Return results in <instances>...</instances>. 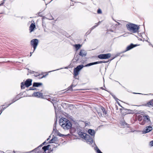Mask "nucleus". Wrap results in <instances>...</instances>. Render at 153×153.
<instances>
[{
	"mask_svg": "<svg viewBox=\"0 0 153 153\" xmlns=\"http://www.w3.org/2000/svg\"><path fill=\"white\" fill-rule=\"evenodd\" d=\"M42 85V83L34 82L33 83V86L38 87Z\"/></svg>",
	"mask_w": 153,
	"mask_h": 153,
	"instance_id": "6ab92c4d",
	"label": "nucleus"
},
{
	"mask_svg": "<svg viewBox=\"0 0 153 153\" xmlns=\"http://www.w3.org/2000/svg\"><path fill=\"white\" fill-rule=\"evenodd\" d=\"M38 40L37 39H34L30 41L31 45L34 48L33 51L36 50L38 44Z\"/></svg>",
	"mask_w": 153,
	"mask_h": 153,
	"instance_id": "423d86ee",
	"label": "nucleus"
},
{
	"mask_svg": "<svg viewBox=\"0 0 153 153\" xmlns=\"http://www.w3.org/2000/svg\"><path fill=\"white\" fill-rule=\"evenodd\" d=\"M88 133L92 136L94 137L95 135V131L94 130L90 129L88 130Z\"/></svg>",
	"mask_w": 153,
	"mask_h": 153,
	"instance_id": "f3484780",
	"label": "nucleus"
},
{
	"mask_svg": "<svg viewBox=\"0 0 153 153\" xmlns=\"http://www.w3.org/2000/svg\"><path fill=\"white\" fill-rule=\"evenodd\" d=\"M57 142V139L56 137H54L49 141V143H56Z\"/></svg>",
	"mask_w": 153,
	"mask_h": 153,
	"instance_id": "dca6fc26",
	"label": "nucleus"
},
{
	"mask_svg": "<svg viewBox=\"0 0 153 153\" xmlns=\"http://www.w3.org/2000/svg\"><path fill=\"white\" fill-rule=\"evenodd\" d=\"M136 46V45H134L132 44H131L127 47L126 51H129Z\"/></svg>",
	"mask_w": 153,
	"mask_h": 153,
	"instance_id": "2eb2a0df",
	"label": "nucleus"
},
{
	"mask_svg": "<svg viewBox=\"0 0 153 153\" xmlns=\"http://www.w3.org/2000/svg\"><path fill=\"white\" fill-rule=\"evenodd\" d=\"M46 143V142L45 141L40 146H38L36 149H39V148H40L43 145H45Z\"/></svg>",
	"mask_w": 153,
	"mask_h": 153,
	"instance_id": "5701e85b",
	"label": "nucleus"
},
{
	"mask_svg": "<svg viewBox=\"0 0 153 153\" xmlns=\"http://www.w3.org/2000/svg\"><path fill=\"white\" fill-rule=\"evenodd\" d=\"M97 148L98 149L97 150V152L98 153H103Z\"/></svg>",
	"mask_w": 153,
	"mask_h": 153,
	"instance_id": "bb28decb",
	"label": "nucleus"
},
{
	"mask_svg": "<svg viewBox=\"0 0 153 153\" xmlns=\"http://www.w3.org/2000/svg\"><path fill=\"white\" fill-rule=\"evenodd\" d=\"M33 96L37 97L42 98L43 96V94L42 93L39 92H34L33 94Z\"/></svg>",
	"mask_w": 153,
	"mask_h": 153,
	"instance_id": "9b49d317",
	"label": "nucleus"
},
{
	"mask_svg": "<svg viewBox=\"0 0 153 153\" xmlns=\"http://www.w3.org/2000/svg\"><path fill=\"white\" fill-rule=\"evenodd\" d=\"M33 52H34V51H33V52H31L30 53V56H31V55H32V53H33Z\"/></svg>",
	"mask_w": 153,
	"mask_h": 153,
	"instance_id": "c9c22d12",
	"label": "nucleus"
},
{
	"mask_svg": "<svg viewBox=\"0 0 153 153\" xmlns=\"http://www.w3.org/2000/svg\"><path fill=\"white\" fill-rule=\"evenodd\" d=\"M53 145H48L47 146H45L42 148V149L44 150V152L46 153V151L47 150H48L50 147L52 146L53 148Z\"/></svg>",
	"mask_w": 153,
	"mask_h": 153,
	"instance_id": "f8f14e48",
	"label": "nucleus"
},
{
	"mask_svg": "<svg viewBox=\"0 0 153 153\" xmlns=\"http://www.w3.org/2000/svg\"><path fill=\"white\" fill-rule=\"evenodd\" d=\"M143 115V120L142 122H140L139 124L140 125H145L146 123H151V120L149 117L147 115L141 114Z\"/></svg>",
	"mask_w": 153,
	"mask_h": 153,
	"instance_id": "20e7f679",
	"label": "nucleus"
},
{
	"mask_svg": "<svg viewBox=\"0 0 153 153\" xmlns=\"http://www.w3.org/2000/svg\"><path fill=\"white\" fill-rule=\"evenodd\" d=\"M56 128H55V127H54L53 128V131H55V129Z\"/></svg>",
	"mask_w": 153,
	"mask_h": 153,
	"instance_id": "e433bc0d",
	"label": "nucleus"
},
{
	"mask_svg": "<svg viewBox=\"0 0 153 153\" xmlns=\"http://www.w3.org/2000/svg\"><path fill=\"white\" fill-rule=\"evenodd\" d=\"M31 89V90H32V89L33 90V89Z\"/></svg>",
	"mask_w": 153,
	"mask_h": 153,
	"instance_id": "ea45409f",
	"label": "nucleus"
},
{
	"mask_svg": "<svg viewBox=\"0 0 153 153\" xmlns=\"http://www.w3.org/2000/svg\"><path fill=\"white\" fill-rule=\"evenodd\" d=\"M78 134L80 137L84 139H87V137H89V135H88L82 132H78Z\"/></svg>",
	"mask_w": 153,
	"mask_h": 153,
	"instance_id": "6e6552de",
	"label": "nucleus"
},
{
	"mask_svg": "<svg viewBox=\"0 0 153 153\" xmlns=\"http://www.w3.org/2000/svg\"><path fill=\"white\" fill-rule=\"evenodd\" d=\"M152 129V128L151 126H148L146 127L145 129H144L143 131L144 133H148Z\"/></svg>",
	"mask_w": 153,
	"mask_h": 153,
	"instance_id": "9d476101",
	"label": "nucleus"
},
{
	"mask_svg": "<svg viewBox=\"0 0 153 153\" xmlns=\"http://www.w3.org/2000/svg\"><path fill=\"white\" fill-rule=\"evenodd\" d=\"M100 23H101V22H99L98 23H96V25H95V26L96 27H97V26L99 25V24Z\"/></svg>",
	"mask_w": 153,
	"mask_h": 153,
	"instance_id": "cd10ccee",
	"label": "nucleus"
},
{
	"mask_svg": "<svg viewBox=\"0 0 153 153\" xmlns=\"http://www.w3.org/2000/svg\"><path fill=\"white\" fill-rule=\"evenodd\" d=\"M32 80L30 79H27L26 80L24 83L23 82L21 83V89H24L25 87H28L31 85Z\"/></svg>",
	"mask_w": 153,
	"mask_h": 153,
	"instance_id": "39448f33",
	"label": "nucleus"
},
{
	"mask_svg": "<svg viewBox=\"0 0 153 153\" xmlns=\"http://www.w3.org/2000/svg\"><path fill=\"white\" fill-rule=\"evenodd\" d=\"M96 27L94 26L93 27H92L91 28V30H93V29H94V28H95Z\"/></svg>",
	"mask_w": 153,
	"mask_h": 153,
	"instance_id": "2f4dec72",
	"label": "nucleus"
},
{
	"mask_svg": "<svg viewBox=\"0 0 153 153\" xmlns=\"http://www.w3.org/2000/svg\"><path fill=\"white\" fill-rule=\"evenodd\" d=\"M137 118L138 120L140 121V122L142 120L143 117L141 115H138L137 117Z\"/></svg>",
	"mask_w": 153,
	"mask_h": 153,
	"instance_id": "4be33fe9",
	"label": "nucleus"
},
{
	"mask_svg": "<svg viewBox=\"0 0 153 153\" xmlns=\"http://www.w3.org/2000/svg\"><path fill=\"white\" fill-rule=\"evenodd\" d=\"M97 12L99 14L101 13L102 12L101 10L100 9H99L97 11Z\"/></svg>",
	"mask_w": 153,
	"mask_h": 153,
	"instance_id": "393cba45",
	"label": "nucleus"
},
{
	"mask_svg": "<svg viewBox=\"0 0 153 153\" xmlns=\"http://www.w3.org/2000/svg\"><path fill=\"white\" fill-rule=\"evenodd\" d=\"M35 28L36 25L35 24L33 23H31L29 27V30L30 31V32L31 33L34 30V29Z\"/></svg>",
	"mask_w": 153,
	"mask_h": 153,
	"instance_id": "4468645a",
	"label": "nucleus"
},
{
	"mask_svg": "<svg viewBox=\"0 0 153 153\" xmlns=\"http://www.w3.org/2000/svg\"><path fill=\"white\" fill-rule=\"evenodd\" d=\"M19 99V95H18L17 96H16L14 98L13 100H12V102L9 104L6 107H4V108H3V107H2L1 109H3V111L5 109H6L7 107H8L9 106H10L11 104H12V103L14 102H15L16 101V100H18Z\"/></svg>",
	"mask_w": 153,
	"mask_h": 153,
	"instance_id": "1a4fd4ad",
	"label": "nucleus"
},
{
	"mask_svg": "<svg viewBox=\"0 0 153 153\" xmlns=\"http://www.w3.org/2000/svg\"><path fill=\"white\" fill-rule=\"evenodd\" d=\"M88 142H89L90 143H92L93 142V139L92 138H91L90 137V136H89V137L87 138V139H85Z\"/></svg>",
	"mask_w": 153,
	"mask_h": 153,
	"instance_id": "412c9836",
	"label": "nucleus"
},
{
	"mask_svg": "<svg viewBox=\"0 0 153 153\" xmlns=\"http://www.w3.org/2000/svg\"><path fill=\"white\" fill-rule=\"evenodd\" d=\"M75 59L76 61H78L79 59V58H76V57H75Z\"/></svg>",
	"mask_w": 153,
	"mask_h": 153,
	"instance_id": "72a5a7b5",
	"label": "nucleus"
},
{
	"mask_svg": "<svg viewBox=\"0 0 153 153\" xmlns=\"http://www.w3.org/2000/svg\"><path fill=\"white\" fill-rule=\"evenodd\" d=\"M113 97H114V98L115 99H115V97H114V96H113Z\"/></svg>",
	"mask_w": 153,
	"mask_h": 153,
	"instance_id": "4c0bfd02",
	"label": "nucleus"
},
{
	"mask_svg": "<svg viewBox=\"0 0 153 153\" xmlns=\"http://www.w3.org/2000/svg\"><path fill=\"white\" fill-rule=\"evenodd\" d=\"M110 53L100 54L98 56V58L100 59H106L109 58L111 57Z\"/></svg>",
	"mask_w": 153,
	"mask_h": 153,
	"instance_id": "0eeeda50",
	"label": "nucleus"
},
{
	"mask_svg": "<svg viewBox=\"0 0 153 153\" xmlns=\"http://www.w3.org/2000/svg\"><path fill=\"white\" fill-rule=\"evenodd\" d=\"M79 55L82 57H85L87 55V52L83 50H81L79 52Z\"/></svg>",
	"mask_w": 153,
	"mask_h": 153,
	"instance_id": "ddd939ff",
	"label": "nucleus"
},
{
	"mask_svg": "<svg viewBox=\"0 0 153 153\" xmlns=\"http://www.w3.org/2000/svg\"><path fill=\"white\" fill-rule=\"evenodd\" d=\"M146 106L148 107H150V106H153V100H151L148 102L146 104Z\"/></svg>",
	"mask_w": 153,
	"mask_h": 153,
	"instance_id": "a211bd4d",
	"label": "nucleus"
},
{
	"mask_svg": "<svg viewBox=\"0 0 153 153\" xmlns=\"http://www.w3.org/2000/svg\"><path fill=\"white\" fill-rule=\"evenodd\" d=\"M14 153H15V152L14 151H13Z\"/></svg>",
	"mask_w": 153,
	"mask_h": 153,
	"instance_id": "58836bf2",
	"label": "nucleus"
},
{
	"mask_svg": "<svg viewBox=\"0 0 153 153\" xmlns=\"http://www.w3.org/2000/svg\"><path fill=\"white\" fill-rule=\"evenodd\" d=\"M5 0H4L3 1H2V2L0 4V6L1 5H2L4 3V1H5Z\"/></svg>",
	"mask_w": 153,
	"mask_h": 153,
	"instance_id": "c756f323",
	"label": "nucleus"
},
{
	"mask_svg": "<svg viewBox=\"0 0 153 153\" xmlns=\"http://www.w3.org/2000/svg\"><path fill=\"white\" fill-rule=\"evenodd\" d=\"M101 109L102 110L103 113L106 114V111H105V108L103 107H102L101 108Z\"/></svg>",
	"mask_w": 153,
	"mask_h": 153,
	"instance_id": "b1692460",
	"label": "nucleus"
},
{
	"mask_svg": "<svg viewBox=\"0 0 153 153\" xmlns=\"http://www.w3.org/2000/svg\"><path fill=\"white\" fill-rule=\"evenodd\" d=\"M3 111V109H1L0 110V113L1 114Z\"/></svg>",
	"mask_w": 153,
	"mask_h": 153,
	"instance_id": "473e14b6",
	"label": "nucleus"
},
{
	"mask_svg": "<svg viewBox=\"0 0 153 153\" xmlns=\"http://www.w3.org/2000/svg\"><path fill=\"white\" fill-rule=\"evenodd\" d=\"M59 124L65 130H68L72 127L71 122L65 118H61L60 119Z\"/></svg>",
	"mask_w": 153,
	"mask_h": 153,
	"instance_id": "f257e3e1",
	"label": "nucleus"
},
{
	"mask_svg": "<svg viewBox=\"0 0 153 153\" xmlns=\"http://www.w3.org/2000/svg\"><path fill=\"white\" fill-rule=\"evenodd\" d=\"M72 86H71L70 87H69L68 88V90H72Z\"/></svg>",
	"mask_w": 153,
	"mask_h": 153,
	"instance_id": "7c9ffc66",
	"label": "nucleus"
},
{
	"mask_svg": "<svg viewBox=\"0 0 153 153\" xmlns=\"http://www.w3.org/2000/svg\"><path fill=\"white\" fill-rule=\"evenodd\" d=\"M82 45L79 44H76L74 45V46L76 48V51H77L79 50L82 47Z\"/></svg>",
	"mask_w": 153,
	"mask_h": 153,
	"instance_id": "aec40b11",
	"label": "nucleus"
},
{
	"mask_svg": "<svg viewBox=\"0 0 153 153\" xmlns=\"http://www.w3.org/2000/svg\"><path fill=\"white\" fill-rule=\"evenodd\" d=\"M126 26L128 30L133 33L138 32L139 29L137 25L132 23H129L126 25Z\"/></svg>",
	"mask_w": 153,
	"mask_h": 153,
	"instance_id": "7ed1b4c3",
	"label": "nucleus"
},
{
	"mask_svg": "<svg viewBox=\"0 0 153 153\" xmlns=\"http://www.w3.org/2000/svg\"><path fill=\"white\" fill-rule=\"evenodd\" d=\"M57 135L60 136V137H63L64 136V135L60 133L59 132H58L57 133Z\"/></svg>",
	"mask_w": 153,
	"mask_h": 153,
	"instance_id": "a878e982",
	"label": "nucleus"
},
{
	"mask_svg": "<svg viewBox=\"0 0 153 153\" xmlns=\"http://www.w3.org/2000/svg\"><path fill=\"white\" fill-rule=\"evenodd\" d=\"M150 145L152 146H153V140L152 141L150 142Z\"/></svg>",
	"mask_w": 153,
	"mask_h": 153,
	"instance_id": "c85d7f7f",
	"label": "nucleus"
},
{
	"mask_svg": "<svg viewBox=\"0 0 153 153\" xmlns=\"http://www.w3.org/2000/svg\"><path fill=\"white\" fill-rule=\"evenodd\" d=\"M102 62H104L102 61L95 62H94L91 63L87 64L85 65L84 66L82 65H80L78 66L76 68H75L74 71V74L75 76H77L79 74V71L84 67H88L95 65L101 63Z\"/></svg>",
	"mask_w": 153,
	"mask_h": 153,
	"instance_id": "f03ea898",
	"label": "nucleus"
},
{
	"mask_svg": "<svg viewBox=\"0 0 153 153\" xmlns=\"http://www.w3.org/2000/svg\"><path fill=\"white\" fill-rule=\"evenodd\" d=\"M50 137H50H49L48 138V139H47V141H48V140L50 139V138H49V137Z\"/></svg>",
	"mask_w": 153,
	"mask_h": 153,
	"instance_id": "f704fd0d",
	"label": "nucleus"
}]
</instances>
